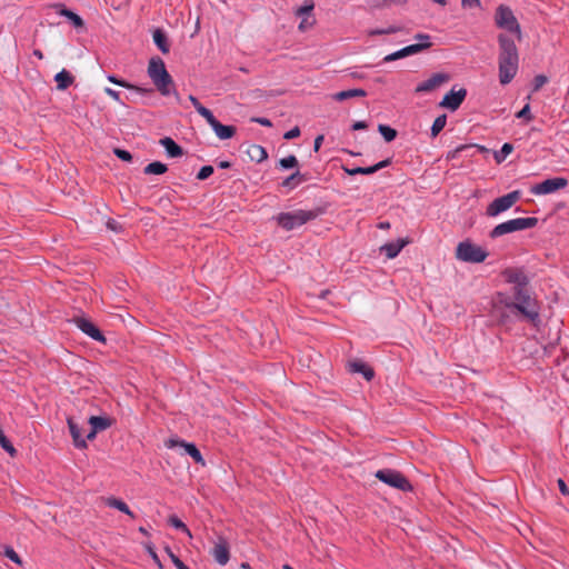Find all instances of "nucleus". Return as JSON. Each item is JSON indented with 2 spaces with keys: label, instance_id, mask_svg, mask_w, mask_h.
Listing matches in <instances>:
<instances>
[{
  "label": "nucleus",
  "instance_id": "nucleus-1",
  "mask_svg": "<svg viewBox=\"0 0 569 569\" xmlns=\"http://www.w3.org/2000/svg\"><path fill=\"white\" fill-rule=\"evenodd\" d=\"M493 19L497 28L507 31L497 36L499 82L506 86L515 79L519 70V51L511 34L521 41L522 32L520 23L507 4L497 7Z\"/></svg>",
  "mask_w": 569,
  "mask_h": 569
},
{
  "label": "nucleus",
  "instance_id": "nucleus-2",
  "mask_svg": "<svg viewBox=\"0 0 569 569\" xmlns=\"http://www.w3.org/2000/svg\"><path fill=\"white\" fill-rule=\"evenodd\" d=\"M512 291L516 301H502L506 308L517 310L528 322H530L535 327H538L539 323L541 322L539 315L540 307L538 301L531 298L527 287L519 288Z\"/></svg>",
  "mask_w": 569,
  "mask_h": 569
},
{
  "label": "nucleus",
  "instance_id": "nucleus-3",
  "mask_svg": "<svg viewBox=\"0 0 569 569\" xmlns=\"http://www.w3.org/2000/svg\"><path fill=\"white\" fill-rule=\"evenodd\" d=\"M148 76L152 80L156 89L163 96L177 94L176 86L171 74L168 72L164 61L156 56L149 60Z\"/></svg>",
  "mask_w": 569,
  "mask_h": 569
},
{
  "label": "nucleus",
  "instance_id": "nucleus-4",
  "mask_svg": "<svg viewBox=\"0 0 569 569\" xmlns=\"http://www.w3.org/2000/svg\"><path fill=\"white\" fill-rule=\"evenodd\" d=\"M148 76L152 80L156 89L163 96L177 94L176 86L171 74L168 72L164 61L156 56L149 60Z\"/></svg>",
  "mask_w": 569,
  "mask_h": 569
},
{
  "label": "nucleus",
  "instance_id": "nucleus-5",
  "mask_svg": "<svg viewBox=\"0 0 569 569\" xmlns=\"http://www.w3.org/2000/svg\"><path fill=\"white\" fill-rule=\"evenodd\" d=\"M329 204L318 206L311 210H296L292 212H280L274 217L279 227L286 231H291L297 227H300L318 217L325 214L328 210Z\"/></svg>",
  "mask_w": 569,
  "mask_h": 569
},
{
  "label": "nucleus",
  "instance_id": "nucleus-6",
  "mask_svg": "<svg viewBox=\"0 0 569 569\" xmlns=\"http://www.w3.org/2000/svg\"><path fill=\"white\" fill-rule=\"evenodd\" d=\"M539 220L536 217L516 218L497 224L490 232L491 239H497L507 233L535 228Z\"/></svg>",
  "mask_w": 569,
  "mask_h": 569
},
{
  "label": "nucleus",
  "instance_id": "nucleus-7",
  "mask_svg": "<svg viewBox=\"0 0 569 569\" xmlns=\"http://www.w3.org/2000/svg\"><path fill=\"white\" fill-rule=\"evenodd\" d=\"M488 256V251L475 244L470 239L459 242L456 248V258L463 262L481 263Z\"/></svg>",
  "mask_w": 569,
  "mask_h": 569
},
{
  "label": "nucleus",
  "instance_id": "nucleus-8",
  "mask_svg": "<svg viewBox=\"0 0 569 569\" xmlns=\"http://www.w3.org/2000/svg\"><path fill=\"white\" fill-rule=\"evenodd\" d=\"M376 478L381 482L401 490L403 492L412 491L413 487L408 480V478L398 470L395 469H380L376 472Z\"/></svg>",
  "mask_w": 569,
  "mask_h": 569
},
{
  "label": "nucleus",
  "instance_id": "nucleus-9",
  "mask_svg": "<svg viewBox=\"0 0 569 569\" xmlns=\"http://www.w3.org/2000/svg\"><path fill=\"white\" fill-rule=\"evenodd\" d=\"M521 198L520 190H513L505 196L496 198L492 202H490L486 209V214L488 217H497L500 213L509 210L515 203H517Z\"/></svg>",
  "mask_w": 569,
  "mask_h": 569
},
{
  "label": "nucleus",
  "instance_id": "nucleus-10",
  "mask_svg": "<svg viewBox=\"0 0 569 569\" xmlns=\"http://www.w3.org/2000/svg\"><path fill=\"white\" fill-rule=\"evenodd\" d=\"M568 186V180L563 177H556L546 179L540 183H536L530 188V192L533 194H549Z\"/></svg>",
  "mask_w": 569,
  "mask_h": 569
},
{
  "label": "nucleus",
  "instance_id": "nucleus-11",
  "mask_svg": "<svg viewBox=\"0 0 569 569\" xmlns=\"http://www.w3.org/2000/svg\"><path fill=\"white\" fill-rule=\"evenodd\" d=\"M166 447L167 448L181 447L184 449L186 455L190 456L196 463L206 466V460L203 459L200 450L193 442H187L183 439L174 437V438H170L166 441Z\"/></svg>",
  "mask_w": 569,
  "mask_h": 569
},
{
  "label": "nucleus",
  "instance_id": "nucleus-12",
  "mask_svg": "<svg viewBox=\"0 0 569 569\" xmlns=\"http://www.w3.org/2000/svg\"><path fill=\"white\" fill-rule=\"evenodd\" d=\"M466 97L467 90L465 88H460L458 91L452 88L448 93L443 96L442 100L439 102V107L446 108L453 112L460 108Z\"/></svg>",
  "mask_w": 569,
  "mask_h": 569
},
{
  "label": "nucleus",
  "instance_id": "nucleus-13",
  "mask_svg": "<svg viewBox=\"0 0 569 569\" xmlns=\"http://www.w3.org/2000/svg\"><path fill=\"white\" fill-rule=\"evenodd\" d=\"M432 46V43H413V44H409L398 51H395L390 54H387L382 62H391V61H396V60H399V59H403V58H407L409 56H413V54H417V53H420L427 49H429L430 47Z\"/></svg>",
  "mask_w": 569,
  "mask_h": 569
},
{
  "label": "nucleus",
  "instance_id": "nucleus-14",
  "mask_svg": "<svg viewBox=\"0 0 569 569\" xmlns=\"http://www.w3.org/2000/svg\"><path fill=\"white\" fill-rule=\"evenodd\" d=\"M73 322L77 327L91 339L106 343V337L102 331L89 319L84 317H76Z\"/></svg>",
  "mask_w": 569,
  "mask_h": 569
},
{
  "label": "nucleus",
  "instance_id": "nucleus-15",
  "mask_svg": "<svg viewBox=\"0 0 569 569\" xmlns=\"http://www.w3.org/2000/svg\"><path fill=\"white\" fill-rule=\"evenodd\" d=\"M501 276L503 277L506 282L515 284L512 290L528 287L529 284V278L523 272V270L519 268H506L501 272Z\"/></svg>",
  "mask_w": 569,
  "mask_h": 569
},
{
  "label": "nucleus",
  "instance_id": "nucleus-16",
  "mask_svg": "<svg viewBox=\"0 0 569 569\" xmlns=\"http://www.w3.org/2000/svg\"><path fill=\"white\" fill-rule=\"evenodd\" d=\"M449 79H450V77L447 73H442V72L433 73L429 79L420 82L416 87L415 91L417 93L430 92L433 89H436L437 87L441 86L442 83L449 81Z\"/></svg>",
  "mask_w": 569,
  "mask_h": 569
},
{
  "label": "nucleus",
  "instance_id": "nucleus-17",
  "mask_svg": "<svg viewBox=\"0 0 569 569\" xmlns=\"http://www.w3.org/2000/svg\"><path fill=\"white\" fill-rule=\"evenodd\" d=\"M472 150L475 151V154L489 152V149L486 148L485 146H480V144H476V143H468V144L458 146L456 149L450 150L447 153L446 159L448 161L456 160V159H459V157L462 154L463 151H472Z\"/></svg>",
  "mask_w": 569,
  "mask_h": 569
},
{
  "label": "nucleus",
  "instance_id": "nucleus-18",
  "mask_svg": "<svg viewBox=\"0 0 569 569\" xmlns=\"http://www.w3.org/2000/svg\"><path fill=\"white\" fill-rule=\"evenodd\" d=\"M348 369L352 373H360L367 381H371L375 378V370L366 362L355 359L348 362Z\"/></svg>",
  "mask_w": 569,
  "mask_h": 569
},
{
  "label": "nucleus",
  "instance_id": "nucleus-19",
  "mask_svg": "<svg viewBox=\"0 0 569 569\" xmlns=\"http://www.w3.org/2000/svg\"><path fill=\"white\" fill-rule=\"evenodd\" d=\"M212 556L219 565L224 566L228 563L230 559V549L226 539L220 538L219 542L214 545Z\"/></svg>",
  "mask_w": 569,
  "mask_h": 569
},
{
  "label": "nucleus",
  "instance_id": "nucleus-20",
  "mask_svg": "<svg viewBox=\"0 0 569 569\" xmlns=\"http://www.w3.org/2000/svg\"><path fill=\"white\" fill-rule=\"evenodd\" d=\"M410 243L408 238H399L396 241L387 242L381 247V252H385L389 259L396 258L400 251Z\"/></svg>",
  "mask_w": 569,
  "mask_h": 569
},
{
  "label": "nucleus",
  "instance_id": "nucleus-21",
  "mask_svg": "<svg viewBox=\"0 0 569 569\" xmlns=\"http://www.w3.org/2000/svg\"><path fill=\"white\" fill-rule=\"evenodd\" d=\"M68 428L73 440V445L78 449H86L88 447L86 439L82 437L81 428L69 417L67 419Z\"/></svg>",
  "mask_w": 569,
  "mask_h": 569
},
{
  "label": "nucleus",
  "instance_id": "nucleus-22",
  "mask_svg": "<svg viewBox=\"0 0 569 569\" xmlns=\"http://www.w3.org/2000/svg\"><path fill=\"white\" fill-rule=\"evenodd\" d=\"M108 80L114 84H118L122 88H126V89H129V90H133L140 94H153L154 93V89L152 88H142V87H139L137 84H133V83H130L128 82L127 80L124 79H120L118 78L117 76L114 74H109L108 76Z\"/></svg>",
  "mask_w": 569,
  "mask_h": 569
},
{
  "label": "nucleus",
  "instance_id": "nucleus-23",
  "mask_svg": "<svg viewBox=\"0 0 569 569\" xmlns=\"http://www.w3.org/2000/svg\"><path fill=\"white\" fill-rule=\"evenodd\" d=\"M220 140H228L237 133V127L223 124L218 119L210 126Z\"/></svg>",
  "mask_w": 569,
  "mask_h": 569
},
{
  "label": "nucleus",
  "instance_id": "nucleus-24",
  "mask_svg": "<svg viewBox=\"0 0 569 569\" xmlns=\"http://www.w3.org/2000/svg\"><path fill=\"white\" fill-rule=\"evenodd\" d=\"M159 143L164 148L170 158H178L183 154V148L170 137L161 138Z\"/></svg>",
  "mask_w": 569,
  "mask_h": 569
},
{
  "label": "nucleus",
  "instance_id": "nucleus-25",
  "mask_svg": "<svg viewBox=\"0 0 569 569\" xmlns=\"http://www.w3.org/2000/svg\"><path fill=\"white\" fill-rule=\"evenodd\" d=\"M88 423L94 431L101 432L110 428L114 423V419L108 416H91Z\"/></svg>",
  "mask_w": 569,
  "mask_h": 569
},
{
  "label": "nucleus",
  "instance_id": "nucleus-26",
  "mask_svg": "<svg viewBox=\"0 0 569 569\" xmlns=\"http://www.w3.org/2000/svg\"><path fill=\"white\" fill-rule=\"evenodd\" d=\"M309 174L307 172H300L297 170L296 172L291 173L289 177L282 180L280 183L281 187L288 188L289 190L295 189L298 184L308 181Z\"/></svg>",
  "mask_w": 569,
  "mask_h": 569
},
{
  "label": "nucleus",
  "instance_id": "nucleus-27",
  "mask_svg": "<svg viewBox=\"0 0 569 569\" xmlns=\"http://www.w3.org/2000/svg\"><path fill=\"white\" fill-rule=\"evenodd\" d=\"M153 42L157 48L163 53L167 54L170 51V42L168 36L163 29L157 28L152 33Z\"/></svg>",
  "mask_w": 569,
  "mask_h": 569
},
{
  "label": "nucleus",
  "instance_id": "nucleus-28",
  "mask_svg": "<svg viewBox=\"0 0 569 569\" xmlns=\"http://www.w3.org/2000/svg\"><path fill=\"white\" fill-rule=\"evenodd\" d=\"M57 8L59 9L58 13L66 17L74 28L79 29L84 27L83 19L72 10L68 9L64 4L59 3L57 4Z\"/></svg>",
  "mask_w": 569,
  "mask_h": 569
},
{
  "label": "nucleus",
  "instance_id": "nucleus-29",
  "mask_svg": "<svg viewBox=\"0 0 569 569\" xmlns=\"http://www.w3.org/2000/svg\"><path fill=\"white\" fill-rule=\"evenodd\" d=\"M54 81L57 83V89L63 91L74 82V77L66 69H62L54 76Z\"/></svg>",
  "mask_w": 569,
  "mask_h": 569
},
{
  "label": "nucleus",
  "instance_id": "nucleus-30",
  "mask_svg": "<svg viewBox=\"0 0 569 569\" xmlns=\"http://www.w3.org/2000/svg\"><path fill=\"white\" fill-rule=\"evenodd\" d=\"M247 153L249 154V157L252 161H256L258 163L262 162L263 160H266L268 158L267 150L260 144H251L248 148Z\"/></svg>",
  "mask_w": 569,
  "mask_h": 569
},
{
  "label": "nucleus",
  "instance_id": "nucleus-31",
  "mask_svg": "<svg viewBox=\"0 0 569 569\" xmlns=\"http://www.w3.org/2000/svg\"><path fill=\"white\" fill-rule=\"evenodd\" d=\"M107 506L114 508L126 515H128L131 518H136V515L130 510L129 506L121 499L116 497H110L107 499Z\"/></svg>",
  "mask_w": 569,
  "mask_h": 569
},
{
  "label": "nucleus",
  "instance_id": "nucleus-32",
  "mask_svg": "<svg viewBox=\"0 0 569 569\" xmlns=\"http://www.w3.org/2000/svg\"><path fill=\"white\" fill-rule=\"evenodd\" d=\"M366 96H367L366 90L356 88V89H349V90H343V91L337 92L333 96V99L337 101H345L350 98L366 97Z\"/></svg>",
  "mask_w": 569,
  "mask_h": 569
},
{
  "label": "nucleus",
  "instance_id": "nucleus-33",
  "mask_svg": "<svg viewBox=\"0 0 569 569\" xmlns=\"http://www.w3.org/2000/svg\"><path fill=\"white\" fill-rule=\"evenodd\" d=\"M168 171V166L161 161H153L147 164L143 169L144 174H163Z\"/></svg>",
  "mask_w": 569,
  "mask_h": 569
},
{
  "label": "nucleus",
  "instance_id": "nucleus-34",
  "mask_svg": "<svg viewBox=\"0 0 569 569\" xmlns=\"http://www.w3.org/2000/svg\"><path fill=\"white\" fill-rule=\"evenodd\" d=\"M446 124H447V114L443 113V114L438 116L435 119V121L431 126V129H430L431 138H436L443 130Z\"/></svg>",
  "mask_w": 569,
  "mask_h": 569
},
{
  "label": "nucleus",
  "instance_id": "nucleus-35",
  "mask_svg": "<svg viewBox=\"0 0 569 569\" xmlns=\"http://www.w3.org/2000/svg\"><path fill=\"white\" fill-rule=\"evenodd\" d=\"M512 151L513 146L509 142H505L499 151L493 152V159L498 164H500Z\"/></svg>",
  "mask_w": 569,
  "mask_h": 569
},
{
  "label": "nucleus",
  "instance_id": "nucleus-36",
  "mask_svg": "<svg viewBox=\"0 0 569 569\" xmlns=\"http://www.w3.org/2000/svg\"><path fill=\"white\" fill-rule=\"evenodd\" d=\"M378 131L383 137L386 142L393 141L397 138V136H398L397 130L395 128H391L388 124L380 123L378 126Z\"/></svg>",
  "mask_w": 569,
  "mask_h": 569
},
{
  "label": "nucleus",
  "instance_id": "nucleus-37",
  "mask_svg": "<svg viewBox=\"0 0 569 569\" xmlns=\"http://www.w3.org/2000/svg\"><path fill=\"white\" fill-rule=\"evenodd\" d=\"M0 446L1 448L8 452L11 457H16L18 451L11 443V441L4 435L2 428L0 427Z\"/></svg>",
  "mask_w": 569,
  "mask_h": 569
},
{
  "label": "nucleus",
  "instance_id": "nucleus-38",
  "mask_svg": "<svg viewBox=\"0 0 569 569\" xmlns=\"http://www.w3.org/2000/svg\"><path fill=\"white\" fill-rule=\"evenodd\" d=\"M401 30H402V28L399 26H390L388 28H376V29H370L368 31V36L375 37V36H382V34H393Z\"/></svg>",
  "mask_w": 569,
  "mask_h": 569
},
{
  "label": "nucleus",
  "instance_id": "nucleus-39",
  "mask_svg": "<svg viewBox=\"0 0 569 569\" xmlns=\"http://www.w3.org/2000/svg\"><path fill=\"white\" fill-rule=\"evenodd\" d=\"M342 169L348 176H357V174L369 176V174L375 173L372 166L355 167V168L342 167Z\"/></svg>",
  "mask_w": 569,
  "mask_h": 569
},
{
  "label": "nucleus",
  "instance_id": "nucleus-40",
  "mask_svg": "<svg viewBox=\"0 0 569 569\" xmlns=\"http://www.w3.org/2000/svg\"><path fill=\"white\" fill-rule=\"evenodd\" d=\"M168 523L176 528L177 530H180L182 531L183 533H187L188 536L191 537V532L189 530V528L186 526V523L180 519L178 518L176 515H171L169 516L168 518Z\"/></svg>",
  "mask_w": 569,
  "mask_h": 569
},
{
  "label": "nucleus",
  "instance_id": "nucleus-41",
  "mask_svg": "<svg viewBox=\"0 0 569 569\" xmlns=\"http://www.w3.org/2000/svg\"><path fill=\"white\" fill-rule=\"evenodd\" d=\"M315 9V2L313 0H306L303 2V4L301 7H299L296 11H295V14L297 17H307V16H312V11Z\"/></svg>",
  "mask_w": 569,
  "mask_h": 569
},
{
  "label": "nucleus",
  "instance_id": "nucleus-42",
  "mask_svg": "<svg viewBox=\"0 0 569 569\" xmlns=\"http://www.w3.org/2000/svg\"><path fill=\"white\" fill-rule=\"evenodd\" d=\"M166 553L171 559L172 563L177 569H190L173 551L169 546L164 547Z\"/></svg>",
  "mask_w": 569,
  "mask_h": 569
},
{
  "label": "nucleus",
  "instance_id": "nucleus-43",
  "mask_svg": "<svg viewBox=\"0 0 569 569\" xmlns=\"http://www.w3.org/2000/svg\"><path fill=\"white\" fill-rule=\"evenodd\" d=\"M278 164L281 169L288 170V169H292V168L297 167L299 164V162H298V159L296 156L290 154L286 158L280 159Z\"/></svg>",
  "mask_w": 569,
  "mask_h": 569
},
{
  "label": "nucleus",
  "instance_id": "nucleus-44",
  "mask_svg": "<svg viewBox=\"0 0 569 569\" xmlns=\"http://www.w3.org/2000/svg\"><path fill=\"white\" fill-rule=\"evenodd\" d=\"M3 555L17 565H22L20 556L14 551L11 546H4Z\"/></svg>",
  "mask_w": 569,
  "mask_h": 569
},
{
  "label": "nucleus",
  "instance_id": "nucleus-45",
  "mask_svg": "<svg viewBox=\"0 0 569 569\" xmlns=\"http://www.w3.org/2000/svg\"><path fill=\"white\" fill-rule=\"evenodd\" d=\"M516 118L525 119L526 121H531L533 116L531 113L530 103H526L521 110L516 113Z\"/></svg>",
  "mask_w": 569,
  "mask_h": 569
},
{
  "label": "nucleus",
  "instance_id": "nucleus-46",
  "mask_svg": "<svg viewBox=\"0 0 569 569\" xmlns=\"http://www.w3.org/2000/svg\"><path fill=\"white\" fill-rule=\"evenodd\" d=\"M197 112L206 119V121L209 123V126H211L217 120V118L213 116L212 111L210 109L206 108L204 106H202L201 108H198Z\"/></svg>",
  "mask_w": 569,
  "mask_h": 569
},
{
  "label": "nucleus",
  "instance_id": "nucleus-47",
  "mask_svg": "<svg viewBox=\"0 0 569 569\" xmlns=\"http://www.w3.org/2000/svg\"><path fill=\"white\" fill-rule=\"evenodd\" d=\"M113 153H114V156H116L118 159H120V160H122V161H124V162H131V161H132V159H133V157H132L131 152H130V151H128V150H126V149L116 148V149L113 150Z\"/></svg>",
  "mask_w": 569,
  "mask_h": 569
},
{
  "label": "nucleus",
  "instance_id": "nucleus-48",
  "mask_svg": "<svg viewBox=\"0 0 569 569\" xmlns=\"http://www.w3.org/2000/svg\"><path fill=\"white\" fill-rule=\"evenodd\" d=\"M300 18H301V21L298 27L300 31H306V30L310 29L311 27H313V24L316 23V19L313 18V16H307V17H300Z\"/></svg>",
  "mask_w": 569,
  "mask_h": 569
},
{
  "label": "nucleus",
  "instance_id": "nucleus-49",
  "mask_svg": "<svg viewBox=\"0 0 569 569\" xmlns=\"http://www.w3.org/2000/svg\"><path fill=\"white\" fill-rule=\"evenodd\" d=\"M213 171H214V169L212 166H210V164L203 166L198 171L197 179L203 181V180L208 179L213 173Z\"/></svg>",
  "mask_w": 569,
  "mask_h": 569
},
{
  "label": "nucleus",
  "instance_id": "nucleus-50",
  "mask_svg": "<svg viewBox=\"0 0 569 569\" xmlns=\"http://www.w3.org/2000/svg\"><path fill=\"white\" fill-rule=\"evenodd\" d=\"M106 226L109 230L117 232V233H121L124 231V227L120 222H118L117 220H114L112 218L108 219Z\"/></svg>",
  "mask_w": 569,
  "mask_h": 569
},
{
  "label": "nucleus",
  "instance_id": "nucleus-51",
  "mask_svg": "<svg viewBox=\"0 0 569 569\" xmlns=\"http://www.w3.org/2000/svg\"><path fill=\"white\" fill-rule=\"evenodd\" d=\"M144 547H146L148 553L150 555V557L152 558V560L154 561V563H157L161 568V562H160V559L154 550L153 543L147 542V543H144Z\"/></svg>",
  "mask_w": 569,
  "mask_h": 569
},
{
  "label": "nucleus",
  "instance_id": "nucleus-52",
  "mask_svg": "<svg viewBox=\"0 0 569 569\" xmlns=\"http://www.w3.org/2000/svg\"><path fill=\"white\" fill-rule=\"evenodd\" d=\"M300 134H301L300 128L298 126H296L283 134V139L292 140V139L300 137Z\"/></svg>",
  "mask_w": 569,
  "mask_h": 569
},
{
  "label": "nucleus",
  "instance_id": "nucleus-53",
  "mask_svg": "<svg viewBox=\"0 0 569 569\" xmlns=\"http://www.w3.org/2000/svg\"><path fill=\"white\" fill-rule=\"evenodd\" d=\"M547 77L543 74L536 76L533 80V90H539L547 82Z\"/></svg>",
  "mask_w": 569,
  "mask_h": 569
},
{
  "label": "nucleus",
  "instance_id": "nucleus-54",
  "mask_svg": "<svg viewBox=\"0 0 569 569\" xmlns=\"http://www.w3.org/2000/svg\"><path fill=\"white\" fill-rule=\"evenodd\" d=\"M392 163V158H387L385 160H381L379 161L378 163L373 164L372 168H373V172L376 173L377 171L383 169V168H387L388 166H390Z\"/></svg>",
  "mask_w": 569,
  "mask_h": 569
},
{
  "label": "nucleus",
  "instance_id": "nucleus-55",
  "mask_svg": "<svg viewBox=\"0 0 569 569\" xmlns=\"http://www.w3.org/2000/svg\"><path fill=\"white\" fill-rule=\"evenodd\" d=\"M251 122H256V123H259V124H261L263 127H268V128L272 127L271 120L268 118H263V117H253V118H251Z\"/></svg>",
  "mask_w": 569,
  "mask_h": 569
},
{
  "label": "nucleus",
  "instance_id": "nucleus-56",
  "mask_svg": "<svg viewBox=\"0 0 569 569\" xmlns=\"http://www.w3.org/2000/svg\"><path fill=\"white\" fill-rule=\"evenodd\" d=\"M104 92H106V94L111 97L113 100H116V101L120 102L121 104H123V102L120 99V92H118V91H116V90H113L111 88H106Z\"/></svg>",
  "mask_w": 569,
  "mask_h": 569
},
{
  "label": "nucleus",
  "instance_id": "nucleus-57",
  "mask_svg": "<svg viewBox=\"0 0 569 569\" xmlns=\"http://www.w3.org/2000/svg\"><path fill=\"white\" fill-rule=\"evenodd\" d=\"M557 483H558V488H559L560 492L563 496H569V488H568L566 481L563 479L559 478L557 480Z\"/></svg>",
  "mask_w": 569,
  "mask_h": 569
},
{
  "label": "nucleus",
  "instance_id": "nucleus-58",
  "mask_svg": "<svg viewBox=\"0 0 569 569\" xmlns=\"http://www.w3.org/2000/svg\"><path fill=\"white\" fill-rule=\"evenodd\" d=\"M461 4L465 8H479L481 2L480 0H461Z\"/></svg>",
  "mask_w": 569,
  "mask_h": 569
},
{
  "label": "nucleus",
  "instance_id": "nucleus-59",
  "mask_svg": "<svg viewBox=\"0 0 569 569\" xmlns=\"http://www.w3.org/2000/svg\"><path fill=\"white\" fill-rule=\"evenodd\" d=\"M430 38H431V37H430L428 33H417V34L415 36V39H416V40H419V42H418V43H431V42H430Z\"/></svg>",
  "mask_w": 569,
  "mask_h": 569
},
{
  "label": "nucleus",
  "instance_id": "nucleus-60",
  "mask_svg": "<svg viewBox=\"0 0 569 569\" xmlns=\"http://www.w3.org/2000/svg\"><path fill=\"white\" fill-rule=\"evenodd\" d=\"M368 128V123L366 121H355L351 126V130H366Z\"/></svg>",
  "mask_w": 569,
  "mask_h": 569
},
{
  "label": "nucleus",
  "instance_id": "nucleus-61",
  "mask_svg": "<svg viewBox=\"0 0 569 569\" xmlns=\"http://www.w3.org/2000/svg\"><path fill=\"white\" fill-rule=\"evenodd\" d=\"M323 140H325V137L322 134H319L316 137L315 142H313L315 152H318L320 150Z\"/></svg>",
  "mask_w": 569,
  "mask_h": 569
},
{
  "label": "nucleus",
  "instance_id": "nucleus-62",
  "mask_svg": "<svg viewBox=\"0 0 569 569\" xmlns=\"http://www.w3.org/2000/svg\"><path fill=\"white\" fill-rule=\"evenodd\" d=\"M189 100L194 107V109L198 111V108H201L203 104L199 101V99L192 94L189 96Z\"/></svg>",
  "mask_w": 569,
  "mask_h": 569
},
{
  "label": "nucleus",
  "instance_id": "nucleus-63",
  "mask_svg": "<svg viewBox=\"0 0 569 569\" xmlns=\"http://www.w3.org/2000/svg\"><path fill=\"white\" fill-rule=\"evenodd\" d=\"M231 166H232V163L228 160H222L218 163V167L220 169H229V168H231Z\"/></svg>",
  "mask_w": 569,
  "mask_h": 569
},
{
  "label": "nucleus",
  "instance_id": "nucleus-64",
  "mask_svg": "<svg viewBox=\"0 0 569 569\" xmlns=\"http://www.w3.org/2000/svg\"><path fill=\"white\" fill-rule=\"evenodd\" d=\"M377 227L379 229L387 230L390 228V222L389 221H380Z\"/></svg>",
  "mask_w": 569,
  "mask_h": 569
}]
</instances>
